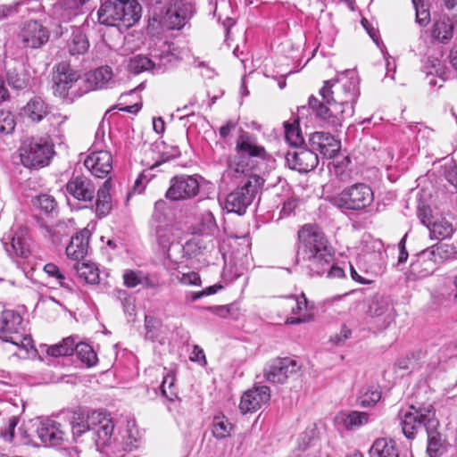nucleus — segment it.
Here are the masks:
<instances>
[{"label": "nucleus", "instance_id": "nucleus-56", "mask_svg": "<svg viewBox=\"0 0 457 457\" xmlns=\"http://www.w3.org/2000/svg\"><path fill=\"white\" fill-rule=\"evenodd\" d=\"M18 424V418L12 416L8 422V426L0 431V436L6 441H12L14 436V430Z\"/></svg>", "mask_w": 457, "mask_h": 457}, {"label": "nucleus", "instance_id": "nucleus-59", "mask_svg": "<svg viewBox=\"0 0 457 457\" xmlns=\"http://www.w3.org/2000/svg\"><path fill=\"white\" fill-rule=\"evenodd\" d=\"M190 360L198 362L202 366L206 364V358L204 350L198 345H195L191 353Z\"/></svg>", "mask_w": 457, "mask_h": 457}, {"label": "nucleus", "instance_id": "nucleus-42", "mask_svg": "<svg viewBox=\"0 0 457 457\" xmlns=\"http://www.w3.org/2000/svg\"><path fill=\"white\" fill-rule=\"evenodd\" d=\"M233 425L224 415H217L212 420V435L217 439H223L230 436Z\"/></svg>", "mask_w": 457, "mask_h": 457}, {"label": "nucleus", "instance_id": "nucleus-38", "mask_svg": "<svg viewBox=\"0 0 457 457\" xmlns=\"http://www.w3.org/2000/svg\"><path fill=\"white\" fill-rule=\"evenodd\" d=\"M24 113L33 121H40L48 114V106L38 96L32 98L24 107Z\"/></svg>", "mask_w": 457, "mask_h": 457}, {"label": "nucleus", "instance_id": "nucleus-25", "mask_svg": "<svg viewBox=\"0 0 457 457\" xmlns=\"http://www.w3.org/2000/svg\"><path fill=\"white\" fill-rule=\"evenodd\" d=\"M6 252L12 257L28 258L31 253L30 238L26 229L16 231L10 242L4 244Z\"/></svg>", "mask_w": 457, "mask_h": 457}, {"label": "nucleus", "instance_id": "nucleus-53", "mask_svg": "<svg viewBox=\"0 0 457 457\" xmlns=\"http://www.w3.org/2000/svg\"><path fill=\"white\" fill-rule=\"evenodd\" d=\"M417 215L421 223L427 228L436 220V217L432 215L430 207L427 205H420L417 210Z\"/></svg>", "mask_w": 457, "mask_h": 457}, {"label": "nucleus", "instance_id": "nucleus-36", "mask_svg": "<svg viewBox=\"0 0 457 457\" xmlns=\"http://www.w3.org/2000/svg\"><path fill=\"white\" fill-rule=\"evenodd\" d=\"M381 395L378 385H365L359 391L357 403L363 408L372 407L381 399Z\"/></svg>", "mask_w": 457, "mask_h": 457}, {"label": "nucleus", "instance_id": "nucleus-40", "mask_svg": "<svg viewBox=\"0 0 457 457\" xmlns=\"http://www.w3.org/2000/svg\"><path fill=\"white\" fill-rule=\"evenodd\" d=\"M89 47L88 40L81 30L76 29L71 34V37L67 44V48L71 55L83 54Z\"/></svg>", "mask_w": 457, "mask_h": 457}, {"label": "nucleus", "instance_id": "nucleus-12", "mask_svg": "<svg viewBox=\"0 0 457 457\" xmlns=\"http://www.w3.org/2000/svg\"><path fill=\"white\" fill-rule=\"evenodd\" d=\"M20 151L21 163L34 169L48 165L54 154L53 145L42 138L24 142Z\"/></svg>", "mask_w": 457, "mask_h": 457}, {"label": "nucleus", "instance_id": "nucleus-19", "mask_svg": "<svg viewBox=\"0 0 457 457\" xmlns=\"http://www.w3.org/2000/svg\"><path fill=\"white\" fill-rule=\"evenodd\" d=\"M286 160L290 169L300 173H306L314 170L319 163L318 154L314 150L299 147L289 150L286 154Z\"/></svg>", "mask_w": 457, "mask_h": 457}, {"label": "nucleus", "instance_id": "nucleus-57", "mask_svg": "<svg viewBox=\"0 0 457 457\" xmlns=\"http://www.w3.org/2000/svg\"><path fill=\"white\" fill-rule=\"evenodd\" d=\"M23 4L22 1L15 2L12 4L0 5V20L4 19L18 12V7Z\"/></svg>", "mask_w": 457, "mask_h": 457}, {"label": "nucleus", "instance_id": "nucleus-51", "mask_svg": "<svg viewBox=\"0 0 457 457\" xmlns=\"http://www.w3.org/2000/svg\"><path fill=\"white\" fill-rule=\"evenodd\" d=\"M175 382V377L171 374H167L162 382L161 389L163 396L169 400H172L176 396V393L173 389Z\"/></svg>", "mask_w": 457, "mask_h": 457}, {"label": "nucleus", "instance_id": "nucleus-33", "mask_svg": "<svg viewBox=\"0 0 457 457\" xmlns=\"http://www.w3.org/2000/svg\"><path fill=\"white\" fill-rule=\"evenodd\" d=\"M14 64L13 68H8L7 70L8 84L15 89H23L29 84V75L22 62H14Z\"/></svg>", "mask_w": 457, "mask_h": 457}, {"label": "nucleus", "instance_id": "nucleus-22", "mask_svg": "<svg viewBox=\"0 0 457 457\" xmlns=\"http://www.w3.org/2000/svg\"><path fill=\"white\" fill-rule=\"evenodd\" d=\"M270 399V390L267 386L249 389L241 397L239 409L242 413L253 412L266 404Z\"/></svg>", "mask_w": 457, "mask_h": 457}, {"label": "nucleus", "instance_id": "nucleus-32", "mask_svg": "<svg viewBox=\"0 0 457 457\" xmlns=\"http://www.w3.org/2000/svg\"><path fill=\"white\" fill-rule=\"evenodd\" d=\"M111 187V180L106 179L103 186L97 190L96 214L99 218L105 217L112 210V198L110 195Z\"/></svg>", "mask_w": 457, "mask_h": 457}, {"label": "nucleus", "instance_id": "nucleus-8", "mask_svg": "<svg viewBox=\"0 0 457 457\" xmlns=\"http://www.w3.org/2000/svg\"><path fill=\"white\" fill-rule=\"evenodd\" d=\"M0 338L22 348L30 345L31 338L24 336V324L21 315L11 309H5L0 303Z\"/></svg>", "mask_w": 457, "mask_h": 457}, {"label": "nucleus", "instance_id": "nucleus-61", "mask_svg": "<svg viewBox=\"0 0 457 457\" xmlns=\"http://www.w3.org/2000/svg\"><path fill=\"white\" fill-rule=\"evenodd\" d=\"M352 335V331L350 328H348L345 325H343L340 330V334L337 335L332 341L336 345H341L344 343L346 339H348Z\"/></svg>", "mask_w": 457, "mask_h": 457}, {"label": "nucleus", "instance_id": "nucleus-64", "mask_svg": "<svg viewBox=\"0 0 457 457\" xmlns=\"http://www.w3.org/2000/svg\"><path fill=\"white\" fill-rule=\"evenodd\" d=\"M140 285L146 288H155L159 286V281L156 278L148 275L145 276L142 274Z\"/></svg>", "mask_w": 457, "mask_h": 457}, {"label": "nucleus", "instance_id": "nucleus-9", "mask_svg": "<svg viewBox=\"0 0 457 457\" xmlns=\"http://www.w3.org/2000/svg\"><path fill=\"white\" fill-rule=\"evenodd\" d=\"M138 442L137 429L128 424L126 428L119 430L114 437L97 450L102 457H127L130 453L137 449Z\"/></svg>", "mask_w": 457, "mask_h": 457}, {"label": "nucleus", "instance_id": "nucleus-13", "mask_svg": "<svg viewBox=\"0 0 457 457\" xmlns=\"http://www.w3.org/2000/svg\"><path fill=\"white\" fill-rule=\"evenodd\" d=\"M202 182L199 175H179L171 178L165 197L171 201L191 200L200 194Z\"/></svg>", "mask_w": 457, "mask_h": 457}, {"label": "nucleus", "instance_id": "nucleus-23", "mask_svg": "<svg viewBox=\"0 0 457 457\" xmlns=\"http://www.w3.org/2000/svg\"><path fill=\"white\" fill-rule=\"evenodd\" d=\"M66 191L79 201L91 202L95 197L96 188L89 178L78 175L72 176L67 182Z\"/></svg>", "mask_w": 457, "mask_h": 457}, {"label": "nucleus", "instance_id": "nucleus-2", "mask_svg": "<svg viewBox=\"0 0 457 457\" xmlns=\"http://www.w3.org/2000/svg\"><path fill=\"white\" fill-rule=\"evenodd\" d=\"M335 253L326 235L317 227L305 224L298 231L295 263L302 266L310 277L340 278L345 270L334 265Z\"/></svg>", "mask_w": 457, "mask_h": 457}, {"label": "nucleus", "instance_id": "nucleus-37", "mask_svg": "<svg viewBox=\"0 0 457 457\" xmlns=\"http://www.w3.org/2000/svg\"><path fill=\"white\" fill-rule=\"evenodd\" d=\"M431 239H446L453 234V224L444 217L436 218L428 228Z\"/></svg>", "mask_w": 457, "mask_h": 457}, {"label": "nucleus", "instance_id": "nucleus-52", "mask_svg": "<svg viewBox=\"0 0 457 457\" xmlns=\"http://www.w3.org/2000/svg\"><path fill=\"white\" fill-rule=\"evenodd\" d=\"M142 271L126 270L123 273L124 285L127 287H136L141 284Z\"/></svg>", "mask_w": 457, "mask_h": 457}, {"label": "nucleus", "instance_id": "nucleus-3", "mask_svg": "<svg viewBox=\"0 0 457 457\" xmlns=\"http://www.w3.org/2000/svg\"><path fill=\"white\" fill-rule=\"evenodd\" d=\"M400 426L404 436L409 440L415 439L420 430L427 434L426 453L428 457H445L450 444L446 435L440 429V422L432 404L411 405L408 410H401L398 413Z\"/></svg>", "mask_w": 457, "mask_h": 457}, {"label": "nucleus", "instance_id": "nucleus-10", "mask_svg": "<svg viewBox=\"0 0 457 457\" xmlns=\"http://www.w3.org/2000/svg\"><path fill=\"white\" fill-rule=\"evenodd\" d=\"M373 200L374 195L371 188L364 183H357L334 196L332 203L342 209L360 211L370 206Z\"/></svg>", "mask_w": 457, "mask_h": 457}, {"label": "nucleus", "instance_id": "nucleus-46", "mask_svg": "<svg viewBox=\"0 0 457 457\" xmlns=\"http://www.w3.org/2000/svg\"><path fill=\"white\" fill-rule=\"evenodd\" d=\"M16 126L14 115L7 110H0V134L8 135L13 132Z\"/></svg>", "mask_w": 457, "mask_h": 457}, {"label": "nucleus", "instance_id": "nucleus-47", "mask_svg": "<svg viewBox=\"0 0 457 457\" xmlns=\"http://www.w3.org/2000/svg\"><path fill=\"white\" fill-rule=\"evenodd\" d=\"M161 328V321L153 317L145 315V338L154 341L158 338Z\"/></svg>", "mask_w": 457, "mask_h": 457}, {"label": "nucleus", "instance_id": "nucleus-35", "mask_svg": "<svg viewBox=\"0 0 457 457\" xmlns=\"http://www.w3.org/2000/svg\"><path fill=\"white\" fill-rule=\"evenodd\" d=\"M453 23L448 17H441L434 22L431 35L436 40L447 43L453 37Z\"/></svg>", "mask_w": 457, "mask_h": 457}, {"label": "nucleus", "instance_id": "nucleus-27", "mask_svg": "<svg viewBox=\"0 0 457 457\" xmlns=\"http://www.w3.org/2000/svg\"><path fill=\"white\" fill-rule=\"evenodd\" d=\"M284 305L291 308L292 313L298 315V317L287 318L286 324H300L310 320V315L306 312L303 313V311L308 310V302L303 294L297 297L289 296L286 298Z\"/></svg>", "mask_w": 457, "mask_h": 457}, {"label": "nucleus", "instance_id": "nucleus-1", "mask_svg": "<svg viewBox=\"0 0 457 457\" xmlns=\"http://www.w3.org/2000/svg\"><path fill=\"white\" fill-rule=\"evenodd\" d=\"M350 77L341 76L337 79L324 81L320 89L319 100L311 96L308 100L309 108L317 119L323 121L325 126L333 131H337L345 117H351L354 112L359 92V79L353 71H346Z\"/></svg>", "mask_w": 457, "mask_h": 457}, {"label": "nucleus", "instance_id": "nucleus-5", "mask_svg": "<svg viewBox=\"0 0 457 457\" xmlns=\"http://www.w3.org/2000/svg\"><path fill=\"white\" fill-rule=\"evenodd\" d=\"M71 432L75 438L88 434L96 448L114 437V423L110 414L103 411H92L84 415L74 416L71 422Z\"/></svg>", "mask_w": 457, "mask_h": 457}, {"label": "nucleus", "instance_id": "nucleus-15", "mask_svg": "<svg viewBox=\"0 0 457 457\" xmlns=\"http://www.w3.org/2000/svg\"><path fill=\"white\" fill-rule=\"evenodd\" d=\"M367 313L377 320L379 329L387 328L396 315L390 298L382 295H375L369 300Z\"/></svg>", "mask_w": 457, "mask_h": 457}, {"label": "nucleus", "instance_id": "nucleus-7", "mask_svg": "<svg viewBox=\"0 0 457 457\" xmlns=\"http://www.w3.org/2000/svg\"><path fill=\"white\" fill-rule=\"evenodd\" d=\"M456 247L452 244L439 242L415 255L410 266L412 279L426 278L433 274L444 262L455 258Z\"/></svg>", "mask_w": 457, "mask_h": 457}, {"label": "nucleus", "instance_id": "nucleus-28", "mask_svg": "<svg viewBox=\"0 0 457 457\" xmlns=\"http://www.w3.org/2000/svg\"><path fill=\"white\" fill-rule=\"evenodd\" d=\"M369 418V414L364 411H341L336 416V422L343 425L346 430H353L367 424Z\"/></svg>", "mask_w": 457, "mask_h": 457}, {"label": "nucleus", "instance_id": "nucleus-31", "mask_svg": "<svg viewBox=\"0 0 457 457\" xmlns=\"http://www.w3.org/2000/svg\"><path fill=\"white\" fill-rule=\"evenodd\" d=\"M127 70L135 75L146 71H152L154 73L163 71L160 64H155L151 59L142 54L129 58L127 63Z\"/></svg>", "mask_w": 457, "mask_h": 457}, {"label": "nucleus", "instance_id": "nucleus-60", "mask_svg": "<svg viewBox=\"0 0 457 457\" xmlns=\"http://www.w3.org/2000/svg\"><path fill=\"white\" fill-rule=\"evenodd\" d=\"M297 205L298 201L296 199L289 198L284 202L280 213H282L284 216H288L295 210Z\"/></svg>", "mask_w": 457, "mask_h": 457}, {"label": "nucleus", "instance_id": "nucleus-50", "mask_svg": "<svg viewBox=\"0 0 457 457\" xmlns=\"http://www.w3.org/2000/svg\"><path fill=\"white\" fill-rule=\"evenodd\" d=\"M416 9V21L420 26H426L430 20V13L428 9L424 8L422 0H412Z\"/></svg>", "mask_w": 457, "mask_h": 457}, {"label": "nucleus", "instance_id": "nucleus-29", "mask_svg": "<svg viewBox=\"0 0 457 457\" xmlns=\"http://www.w3.org/2000/svg\"><path fill=\"white\" fill-rule=\"evenodd\" d=\"M88 0H59L54 5V13L63 21L77 16L80 8Z\"/></svg>", "mask_w": 457, "mask_h": 457}, {"label": "nucleus", "instance_id": "nucleus-20", "mask_svg": "<svg viewBox=\"0 0 457 457\" xmlns=\"http://www.w3.org/2000/svg\"><path fill=\"white\" fill-rule=\"evenodd\" d=\"M309 145L314 153H319L323 158H336L340 150L341 143L330 133L322 131L311 134Z\"/></svg>", "mask_w": 457, "mask_h": 457}, {"label": "nucleus", "instance_id": "nucleus-34", "mask_svg": "<svg viewBox=\"0 0 457 457\" xmlns=\"http://www.w3.org/2000/svg\"><path fill=\"white\" fill-rule=\"evenodd\" d=\"M112 78V71L109 66H102L87 75V82L90 89H102L105 87Z\"/></svg>", "mask_w": 457, "mask_h": 457}, {"label": "nucleus", "instance_id": "nucleus-43", "mask_svg": "<svg viewBox=\"0 0 457 457\" xmlns=\"http://www.w3.org/2000/svg\"><path fill=\"white\" fill-rule=\"evenodd\" d=\"M79 359L87 367L95 366L98 361L97 355L91 345L86 343H77L75 341V349Z\"/></svg>", "mask_w": 457, "mask_h": 457}, {"label": "nucleus", "instance_id": "nucleus-58", "mask_svg": "<svg viewBox=\"0 0 457 457\" xmlns=\"http://www.w3.org/2000/svg\"><path fill=\"white\" fill-rule=\"evenodd\" d=\"M180 282L187 286H200L201 278L196 272H188L182 274Z\"/></svg>", "mask_w": 457, "mask_h": 457}, {"label": "nucleus", "instance_id": "nucleus-21", "mask_svg": "<svg viewBox=\"0 0 457 457\" xmlns=\"http://www.w3.org/2000/svg\"><path fill=\"white\" fill-rule=\"evenodd\" d=\"M79 74L71 68V64L62 62L56 65L54 76V94L64 98L68 96L69 89L79 79Z\"/></svg>", "mask_w": 457, "mask_h": 457}, {"label": "nucleus", "instance_id": "nucleus-18", "mask_svg": "<svg viewBox=\"0 0 457 457\" xmlns=\"http://www.w3.org/2000/svg\"><path fill=\"white\" fill-rule=\"evenodd\" d=\"M36 431L45 446H60L67 440V434L63 429V426L52 419L41 420Z\"/></svg>", "mask_w": 457, "mask_h": 457}, {"label": "nucleus", "instance_id": "nucleus-39", "mask_svg": "<svg viewBox=\"0 0 457 457\" xmlns=\"http://www.w3.org/2000/svg\"><path fill=\"white\" fill-rule=\"evenodd\" d=\"M78 277L85 283L97 285L100 280L98 268L94 263L81 262L74 265Z\"/></svg>", "mask_w": 457, "mask_h": 457}, {"label": "nucleus", "instance_id": "nucleus-30", "mask_svg": "<svg viewBox=\"0 0 457 457\" xmlns=\"http://www.w3.org/2000/svg\"><path fill=\"white\" fill-rule=\"evenodd\" d=\"M369 453L370 457H399L396 442L387 437L377 438Z\"/></svg>", "mask_w": 457, "mask_h": 457}, {"label": "nucleus", "instance_id": "nucleus-54", "mask_svg": "<svg viewBox=\"0 0 457 457\" xmlns=\"http://www.w3.org/2000/svg\"><path fill=\"white\" fill-rule=\"evenodd\" d=\"M37 205L45 212H51L54 210L56 202L53 196L42 195L37 198Z\"/></svg>", "mask_w": 457, "mask_h": 457}, {"label": "nucleus", "instance_id": "nucleus-63", "mask_svg": "<svg viewBox=\"0 0 457 457\" xmlns=\"http://www.w3.org/2000/svg\"><path fill=\"white\" fill-rule=\"evenodd\" d=\"M237 123L233 120H228L226 124L220 128V136L221 138L226 139L231 133V131L236 128Z\"/></svg>", "mask_w": 457, "mask_h": 457}, {"label": "nucleus", "instance_id": "nucleus-26", "mask_svg": "<svg viewBox=\"0 0 457 457\" xmlns=\"http://www.w3.org/2000/svg\"><path fill=\"white\" fill-rule=\"evenodd\" d=\"M90 231L84 228L73 236L66 247V254L73 260L83 259L88 251Z\"/></svg>", "mask_w": 457, "mask_h": 457}, {"label": "nucleus", "instance_id": "nucleus-6", "mask_svg": "<svg viewBox=\"0 0 457 457\" xmlns=\"http://www.w3.org/2000/svg\"><path fill=\"white\" fill-rule=\"evenodd\" d=\"M141 5L137 0H108L102 2L97 12L98 21L106 26L127 30L141 17Z\"/></svg>", "mask_w": 457, "mask_h": 457}, {"label": "nucleus", "instance_id": "nucleus-45", "mask_svg": "<svg viewBox=\"0 0 457 457\" xmlns=\"http://www.w3.org/2000/svg\"><path fill=\"white\" fill-rule=\"evenodd\" d=\"M156 239L163 250H169L174 241L172 227L169 224L158 225L155 228Z\"/></svg>", "mask_w": 457, "mask_h": 457}, {"label": "nucleus", "instance_id": "nucleus-41", "mask_svg": "<svg viewBox=\"0 0 457 457\" xmlns=\"http://www.w3.org/2000/svg\"><path fill=\"white\" fill-rule=\"evenodd\" d=\"M75 339L74 337H68L60 344L49 346L46 351L47 354L53 357L71 355L75 349Z\"/></svg>", "mask_w": 457, "mask_h": 457}, {"label": "nucleus", "instance_id": "nucleus-55", "mask_svg": "<svg viewBox=\"0 0 457 457\" xmlns=\"http://www.w3.org/2000/svg\"><path fill=\"white\" fill-rule=\"evenodd\" d=\"M236 309L234 304L229 305H216L210 306L207 308L212 314L217 315L220 318H228L232 314V312Z\"/></svg>", "mask_w": 457, "mask_h": 457}, {"label": "nucleus", "instance_id": "nucleus-11", "mask_svg": "<svg viewBox=\"0 0 457 457\" xmlns=\"http://www.w3.org/2000/svg\"><path fill=\"white\" fill-rule=\"evenodd\" d=\"M253 182L249 178L243 186L237 187L229 193L225 200V209L228 212L242 215L252 204L259 187L262 186L263 179L260 176L253 177Z\"/></svg>", "mask_w": 457, "mask_h": 457}, {"label": "nucleus", "instance_id": "nucleus-17", "mask_svg": "<svg viewBox=\"0 0 457 457\" xmlns=\"http://www.w3.org/2000/svg\"><path fill=\"white\" fill-rule=\"evenodd\" d=\"M24 48L38 49L49 40V30L37 21H27L18 35Z\"/></svg>", "mask_w": 457, "mask_h": 457}, {"label": "nucleus", "instance_id": "nucleus-48", "mask_svg": "<svg viewBox=\"0 0 457 457\" xmlns=\"http://www.w3.org/2000/svg\"><path fill=\"white\" fill-rule=\"evenodd\" d=\"M45 272L49 276L56 279L57 283L64 288L71 289L68 279L65 275L61 271L58 266L54 263H47L44 267Z\"/></svg>", "mask_w": 457, "mask_h": 457}, {"label": "nucleus", "instance_id": "nucleus-49", "mask_svg": "<svg viewBox=\"0 0 457 457\" xmlns=\"http://www.w3.org/2000/svg\"><path fill=\"white\" fill-rule=\"evenodd\" d=\"M201 232L203 234H213L217 230V224L213 214L211 212H205L201 217Z\"/></svg>", "mask_w": 457, "mask_h": 457}, {"label": "nucleus", "instance_id": "nucleus-16", "mask_svg": "<svg viewBox=\"0 0 457 457\" xmlns=\"http://www.w3.org/2000/svg\"><path fill=\"white\" fill-rule=\"evenodd\" d=\"M300 369L298 363L290 358H277L269 361L263 369L265 379L272 384H284Z\"/></svg>", "mask_w": 457, "mask_h": 457}, {"label": "nucleus", "instance_id": "nucleus-4", "mask_svg": "<svg viewBox=\"0 0 457 457\" xmlns=\"http://www.w3.org/2000/svg\"><path fill=\"white\" fill-rule=\"evenodd\" d=\"M236 154L227 160L225 175L231 179L249 178L257 176L252 174V157L264 158L266 151L263 146L257 144L256 138L248 132L242 131L236 142ZM253 182V179H251Z\"/></svg>", "mask_w": 457, "mask_h": 457}, {"label": "nucleus", "instance_id": "nucleus-62", "mask_svg": "<svg viewBox=\"0 0 457 457\" xmlns=\"http://www.w3.org/2000/svg\"><path fill=\"white\" fill-rule=\"evenodd\" d=\"M406 237L405 235L399 242L398 247H399V256H398V264L404 263L409 256V253L406 250L405 244H406Z\"/></svg>", "mask_w": 457, "mask_h": 457}, {"label": "nucleus", "instance_id": "nucleus-44", "mask_svg": "<svg viewBox=\"0 0 457 457\" xmlns=\"http://www.w3.org/2000/svg\"><path fill=\"white\" fill-rule=\"evenodd\" d=\"M284 127L285 137L289 145L294 146L295 149L302 147L304 143V139L299 128L298 121H295L294 124L285 122Z\"/></svg>", "mask_w": 457, "mask_h": 457}, {"label": "nucleus", "instance_id": "nucleus-24", "mask_svg": "<svg viewBox=\"0 0 457 457\" xmlns=\"http://www.w3.org/2000/svg\"><path fill=\"white\" fill-rule=\"evenodd\" d=\"M188 8L181 0H170L162 16V22L170 29H180L187 20Z\"/></svg>", "mask_w": 457, "mask_h": 457}, {"label": "nucleus", "instance_id": "nucleus-14", "mask_svg": "<svg viewBox=\"0 0 457 457\" xmlns=\"http://www.w3.org/2000/svg\"><path fill=\"white\" fill-rule=\"evenodd\" d=\"M104 131L99 129L96 133L94 147L96 151L90 154L84 161L85 167L96 178H106L112 170V156L110 152L102 149Z\"/></svg>", "mask_w": 457, "mask_h": 457}]
</instances>
